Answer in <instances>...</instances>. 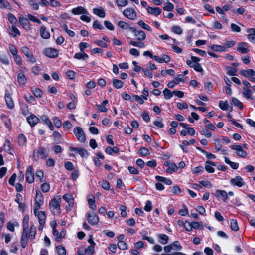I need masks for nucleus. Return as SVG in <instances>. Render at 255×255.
<instances>
[{"mask_svg": "<svg viewBox=\"0 0 255 255\" xmlns=\"http://www.w3.org/2000/svg\"><path fill=\"white\" fill-rule=\"evenodd\" d=\"M138 24L143 29L146 30L148 31H151V28L147 24L145 23L143 20H139L138 22Z\"/></svg>", "mask_w": 255, "mask_h": 255, "instance_id": "nucleus-50", "label": "nucleus"}, {"mask_svg": "<svg viewBox=\"0 0 255 255\" xmlns=\"http://www.w3.org/2000/svg\"><path fill=\"white\" fill-rule=\"evenodd\" d=\"M230 183L233 185L238 187H241L243 185L245 184L243 179L239 176H237L234 178L230 180Z\"/></svg>", "mask_w": 255, "mask_h": 255, "instance_id": "nucleus-12", "label": "nucleus"}, {"mask_svg": "<svg viewBox=\"0 0 255 255\" xmlns=\"http://www.w3.org/2000/svg\"><path fill=\"white\" fill-rule=\"evenodd\" d=\"M159 242L162 244H166L168 241V236L165 234H159L158 235Z\"/></svg>", "mask_w": 255, "mask_h": 255, "instance_id": "nucleus-42", "label": "nucleus"}, {"mask_svg": "<svg viewBox=\"0 0 255 255\" xmlns=\"http://www.w3.org/2000/svg\"><path fill=\"white\" fill-rule=\"evenodd\" d=\"M215 196L217 198L222 199L224 202H226L228 198V194L224 190H216L215 193Z\"/></svg>", "mask_w": 255, "mask_h": 255, "instance_id": "nucleus-18", "label": "nucleus"}, {"mask_svg": "<svg viewBox=\"0 0 255 255\" xmlns=\"http://www.w3.org/2000/svg\"><path fill=\"white\" fill-rule=\"evenodd\" d=\"M201 59L196 56H191L190 60H188L186 62L187 64L191 68L198 72L202 73L203 72V68L199 63Z\"/></svg>", "mask_w": 255, "mask_h": 255, "instance_id": "nucleus-2", "label": "nucleus"}, {"mask_svg": "<svg viewBox=\"0 0 255 255\" xmlns=\"http://www.w3.org/2000/svg\"><path fill=\"white\" fill-rule=\"evenodd\" d=\"M227 74L230 76H234L236 75L237 70L236 69L233 68L230 66L227 67Z\"/></svg>", "mask_w": 255, "mask_h": 255, "instance_id": "nucleus-60", "label": "nucleus"}, {"mask_svg": "<svg viewBox=\"0 0 255 255\" xmlns=\"http://www.w3.org/2000/svg\"><path fill=\"white\" fill-rule=\"evenodd\" d=\"M130 30L133 33L136 41L131 40L129 42V44L138 48H144L145 44L143 41L146 36L145 32L142 30H137L134 27L130 28Z\"/></svg>", "mask_w": 255, "mask_h": 255, "instance_id": "nucleus-1", "label": "nucleus"}, {"mask_svg": "<svg viewBox=\"0 0 255 255\" xmlns=\"http://www.w3.org/2000/svg\"><path fill=\"white\" fill-rule=\"evenodd\" d=\"M93 12L94 14L101 18H104L106 16L105 10L102 7L99 8H94L93 9Z\"/></svg>", "mask_w": 255, "mask_h": 255, "instance_id": "nucleus-26", "label": "nucleus"}, {"mask_svg": "<svg viewBox=\"0 0 255 255\" xmlns=\"http://www.w3.org/2000/svg\"><path fill=\"white\" fill-rule=\"evenodd\" d=\"M113 86L117 89L121 88L123 86L124 83L120 80L114 79L113 80Z\"/></svg>", "mask_w": 255, "mask_h": 255, "instance_id": "nucleus-46", "label": "nucleus"}, {"mask_svg": "<svg viewBox=\"0 0 255 255\" xmlns=\"http://www.w3.org/2000/svg\"><path fill=\"white\" fill-rule=\"evenodd\" d=\"M29 219V215L28 214L25 215L23 219V231L28 232Z\"/></svg>", "mask_w": 255, "mask_h": 255, "instance_id": "nucleus-30", "label": "nucleus"}, {"mask_svg": "<svg viewBox=\"0 0 255 255\" xmlns=\"http://www.w3.org/2000/svg\"><path fill=\"white\" fill-rule=\"evenodd\" d=\"M171 245L172 249L175 251H180L182 247L178 241L173 242Z\"/></svg>", "mask_w": 255, "mask_h": 255, "instance_id": "nucleus-43", "label": "nucleus"}, {"mask_svg": "<svg viewBox=\"0 0 255 255\" xmlns=\"http://www.w3.org/2000/svg\"><path fill=\"white\" fill-rule=\"evenodd\" d=\"M19 20L20 24L23 28L27 31L31 29V24L27 18L21 15L19 17Z\"/></svg>", "mask_w": 255, "mask_h": 255, "instance_id": "nucleus-16", "label": "nucleus"}, {"mask_svg": "<svg viewBox=\"0 0 255 255\" xmlns=\"http://www.w3.org/2000/svg\"><path fill=\"white\" fill-rule=\"evenodd\" d=\"M41 119L44 122V123L47 125V126H48L49 129L51 130H54V127L53 126V124L51 122V121H50V120L49 119V118L46 116V115H43L42 117H41Z\"/></svg>", "mask_w": 255, "mask_h": 255, "instance_id": "nucleus-32", "label": "nucleus"}, {"mask_svg": "<svg viewBox=\"0 0 255 255\" xmlns=\"http://www.w3.org/2000/svg\"><path fill=\"white\" fill-rule=\"evenodd\" d=\"M224 159L225 163L229 164L232 168L237 169L239 167V164L238 163L231 161L227 157H224Z\"/></svg>", "mask_w": 255, "mask_h": 255, "instance_id": "nucleus-39", "label": "nucleus"}, {"mask_svg": "<svg viewBox=\"0 0 255 255\" xmlns=\"http://www.w3.org/2000/svg\"><path fill=\"white\" fill-rule=\"evenodd\" d=\"M156 179L160 182L164 183L166 185H171L172 183V181L169 179H167L164 177L160 176H156L155 177Z\"/></svg>", "mask_w": 255, "mask_h": 255, "instance_id": "nucleus-36", "label": "nucleus"}, {"mask_svg": "<svg viewBox=\"0 0 255 255\" xmlns=\"http://www.w3.org/2000/svg\"><path fill=\"white\" fill-rule=\"evenodd\" d=\"M118 25L121 28L123 29H128L131 28V27H130L128 24L126 23V22H124L123 21H120L118 23Z\"/></svg>", "mask_w": 255, "mask_h": 255, "instance_id": "nucleus-52", "label": "nucleus"}, {"mask_svg": "<svg viewBox=\"0 0 255 255\" xmlns=\"http://www.w3.org/2000/svg\"><path fill=\"white\" fill-rule=\"evenodd\" d=\"M230 228L232 230L237 231L239 229L237 220L232 219L230 221Z\"/></svg>", "mask_w": 255, "mask_h": 255, "instance_id": "nucleus-40", "label": "nucleus"}, {"mask_svg": "<svg viewBox=\"0 0 255 255\" xmlns=\"http://www.w3.org/2000/svg\"><path fill=\"white\" fill-rule=\"evenodd\" d=\"M26 141V138L25 136L23 134H21L18 136V143L20 145H23Z\"/></svg>", "mask_w": 255, "mask_h": 255, "instance_id": "nucleus-64", "label": "nucleus"}, {"mask_svg": "<svg viewBox=\"0 0 255 255\" xmlns=\"http://www.w3.org/2000/svg\"><path fill=\"white\" fill-rule=\"evenodd\" d=\"M43 53L51 58L57 57L58 56V51L53 48H47L43 50Z\"/></svg>", "mask_w": 255, "mask_h": 255, "instance_id": "nucleus-9", "label": "nucleus"}, {"mask_svg": "<svg viewBox=\"0 0 255 255\" xmlns=\"http://www.w3.org/2000/svg\"><path fill=\"white\" fill-rule=\"evenodd\" d=\"M240 73L241 75L250 78V76H254L255 75V71L251 69L247 70H242L240 71Z\"/></svg>", "mask_w": 255, "mask_h": 255, "instance_id": "nucleus-24", "label": "nucleus"}, {"mask_svg": "<svg viewBox=\"0 0 255 255\" xmlns=\"http://www.w3.org/2000/svg\"><path fill=\"white\" fill-rule=\"evenodd\" d=\"M4 98L6 105L8 108L10 109H12L14 107V103L13 99L11 98L10 93L7 90H6L5 91Z\"/></svg>", "mask_w": 255, "mask_h": 255, "instance_id": "nucleus-13", "label": "nucleus"}, {"mask_svg": "<svg viewBox=\"0 0 255 255\" xmlns=\"http://www.w3.org/2000/svg\"><path fill=\"white\" fill-rule=\"evenodd\" d=\"M93 27L94 29H100V30L104 29V27L102 25V24L101 23V22L99 21H98L97 20H95L94 21L93 24Z\"/></svg>", "mask_w": 255, "mask_h": 255, "instance_id": "nucleus-59", "label": "nucleus"}, {"mask_svg": "<svg viewBox=\"0 0 255 255\" xmlns=\"http://www.w3.org/2000/svg\"><path fill=\"white\" fill-rule=\"evenodd\" d=\"M138 153L142 156H145L149 155L150 152L147 148L143 147L139 149Z\"/></svg>", "mask_w": 255, "mask_h": 255, "instance_id": "nucleus-54", "label": "nucleus"}, {"mask_svg": "<svg viewBox=\"0 0 255 255\" xmlns=\"http://www.w3.org/2000/svg\"><path fill=\"white\" fill-rule=\"evenodd\" d=\"M51 225L53 230V235L55 237V240L56 241V238L59 236V233L56 229V223H51Z\"/></svg>", "mask_w": 255, "mask_h": 255, "instance_id": "nucleus-53", "label": "nucleus"}, {"mask_svg": "<svg viewBox=\"0 0 255 255\" xmlns=\"http://www.w3.org/2000/svg\"><path fill=\"white\" fill-rule=\"evenodd\" d=\"M63 199L66 201L70 207L74 205V199L71 194H65L63 196Z\"/></svg>", "mask_w": 255, "mask_h": 255, "instance_id": "nucleus-23", "label": "nucleus"}, {"mask_svg": "<svg viewBox=\"0 0 255 255\" xmlns=\"http://www.w3.org/2000/svg\"><path fill=\"white\" fill-rule=\"evenodd\" d=\"M99 184L106 190H109L110 189V184L109 182L106 180H102L101 182H99Z\"/></svg>", "mask_w": 255, "mask_h": 255, "instance_id": "nucleus-48", "label": "nucleus"}, {"mask_svg": "<svg viewBox=\"0 0 255 255\" xmlns=\"http://www.w3.org/2000/svg\"><path fill=\"white\" fill-rule=\"evenodd\" d=\"M237 50L241 53H247L249 52L248 44L245 42H241L238 44Z\"/></svg>", "mask_w": 255, "mask_h": 255, "instance_id": "nucleus-19", "label": "nucleus"}, {"mask_svg": "<svg viewBox=\"0 0 255 255\" xmlns=\"http://www.w3.org/2000/svg\"><path fill=\"white\" fill-rule=\"evenodd\" d=\"M88 55L84 52H81L80 53H76L74 55V58L77 59H86L88 58Z\"/></svg>", "mask_w": 255, "mask_h": 255, "instance_id": "nucleus-38", "label": "nucleus"}, {"mask_svg": "<svg viewBox=\"0 0 255 255\" xmlns=\"http://www.w3.org/2000/svg\"><path fill=\"white\" fill-rule=\"evenodd\" d=\"M206 164H208L205 165V169L209 173H213L214 172V168L211 166H215V163L212 161H207Z\"/></svg>", "mask_w": 255, "mask_h": 255, "instance_id": "nucleus-33", "label": "nucleus"}, {"mask_svg": "<svg viewBox=\"0 0 255 255\" xmlns=\"http://www.w3.org/2000/svg\"><path fill=\"white\" fill-rule=\"evenodd\" d=\"M174 8V5L170 2H167L166 5H165L163 7V9L165 11H171L173 10Z\"/></svg>", "mask_w": 255, "mask_h": 255, "instance_id": "nucleus-61", "label": "nucleus"}, {"mask_svg": "<svg viewBox=\"0 0 255 255\" xmlns=\"http://www.w3.org/2000/svg\"><path fill=\"white\" fill-rule=\"evenodd\" d=\"M21 51L27 58V61L34 63L36 61V59L34 56L32 52L27 46H23L21 47Z\"/></svg>", "mask_w": 255, "mask_h": 255, "instance_id": "nucleus-4", "label": "nucleus"}, {"mask_svg": "<svg viewBox=\"0 0 255 255\" xmlns=\"http://www.w3.org/2000/svg\"><path fill=\"white\" fill-rule=\"evenodd\" d=\"M178 167L174 163H171L169 167L166 169V171L168 173H172L173 171H177Z\"/></svg>", "mask_w": 255, "mask_h": 255, "instance_id": "nucleus-44", "label": "nucleus"}, {"mask_svg": "<svg viewBox=\"0 0 255 255\" xmlns=\"http://www.w3.org/2000/svg\"><path fill=\"white\" fill-rule=\"evenodd\" d=\"M60 198H54L50 202V207L51 211L54 214L60 213Z\"/></svg>", "mask_w": 255, "mask_h": 255, "instance_id": "nucleus-3", "label": "nucleus"}, {"mask_svg": "<svg viewBox=\"0 0 255 255\" xmlns=\"http://www.w3.org/2000/svg\"><path fill=\"white\" fill-rule=\"evenodd\" d=\"M209 48L214 51L225 52L227 51L226 47L219 45H210Z\"/></svg>", "mask_w": 255, "mask_h": 255, "instance_id": "nucleus-28", "label": "nucleus"}, {"mask_svg": "<svg viewBox=\"0 0 255 255\" xmlns=\"http://www.w3.org/2000/svg\"><path fill=\"white\" fill-rule=\"evenodd\" d=\"M28 4L32 7V8L35 10H37L39 9V4L35 2L34 0H27Z\"/></svg>", "mask_w": 255, "mask_h": 255, "instance_id": "nucleus-58", "label": "nucleus"}, {"mask_svg": "<svg viewBox=\"0 0 255 255\" xmlns=\"http://www.w3.org/2000/svg\"><path fill=\"white\" fill-rule=\"evenodd\" d=\"M36 195L35 198V203L34 206V213L36 215V212L40 208L41 206L43 204L44 198L42 194L38 190L36 191Z\"/></svg>", "mask_w": 255, "mask_h": 255, "instance_id": "nucleus-5", "label": "nucleus"}, {"mask_svg": "<svg viewBox=\"0 0 255 255\" xmlns=\"http://www.w3.org/2000/svg\"><path fill=\"white\" fill-rule=\"evenodd\" d=\"M119 151V148L115 146L113 148L108 146L105 149V152L109 155L112 154V153L113 152L115 153H118Z\"/></svg>", "mask_w": 255, "mask_h": 255, "instance_id": "nucleus-45", "label": "nucleus"}, {"mask_svg": "<svg viewBox=\"0 0 255 255\" xmlns=\"http://www.w3.org/2000/svg\"><path fill=\"white\" fill-rule=\"evenodd\" d=\"M123 15L130 20H135L136 18V12L132 8H127L123 12Z\"/></svg>", "mask_w": 255, "mask_h": 255, "instance_id": "nucleus-7", "label": "nucleus"}, {"mask_svg": "<svg viewBox=\"0 0 255 255\" xmlns=\"http://www.w3.org/2000/svg\"><path fill=\"white\" fill-rule=\"evenodd\" d=\"M247 32L248 33V38L249 40L253 43H255V29H248Z\"/></svg>", "mask_w": 255, "mask_h": 255, "instance_id": "nucleus-25", "label": "nucleus"}, {"mask_svg": "<svg viewBox=\"0 0 255 255\" xmlns=\"http://www.w3.org/2000/svg\"><path fill=\"white\" fill-rule=\"evenodd\" d=\"M69 150L71 151L77 153L82 157H86L88 156V153L86 150L82 148H75L71 146L69 147Z\"/></svg>", "mask_w": 255, "mask_h": 255, "instance_id": "nucleus-15", "label": "nucleus"}, {"mask_svg": "<svg viewBox=\"0 0 255 255\" xmlns=\"http://www.w3.org/2000/svg\"><path fill=\"white\" fill-rule=\"evenodd\" d=\"M37 154L40 156V158L42 159H45L48 155V154L45 152L44 147H39L37 151Z\"/></svg>", "mask_w": 255, "mask_h": 255, "instance_id": "nucleus-34", "label": "nucleus"}, {"mask_svg": "<svg viewBox=\"0 0 255 255\" xmlns=\"http://www.w3.org/2000/svg\"><path fill=\"white\" fill-rule=\"evenodd\" d=\"M27 121L31 127H33L38 123L39 121V118L34 114H31L26 118Z\"/></svg>", "mask_w": 255, "mask_h": 255, "instance_id": "nucleus-17", "label": "nucleus"}, {"mask_svg": "<svg viewBox=\"0 0 255 255\" xmlns=\"http://www.w3.org/2000/svg\"><path fill=\"white\" fill-rule=\"evenodd\" d=\"M28 232L23 231L22 233L20 243H21V245L23 248H25L27 245Z\"/></svg>", "mask_w": 255, "mask_h": 255, "instance_id": "nucleus-22", "label": "nucleus"}, {"mask_svg": "<svg viewBox=\"0 0 255 255\" xmlns=\"http://www.w3.org/2000/svg\"><path fill=\"white\" fill-rule=\"evenodd\" d=\"M243 90L244 91L242 93L243 96L246 98L253 99L252 97V91L246 88H243Z\"/></svg>", "mask_w": 255, "mask_h": 255, "instance_id": "nucleus-41", "label": "nucleus"}, {"mask_svg": "<svg viewBox=\"0 0 255 255\" xmlns=\"http://www.w3.org/2000/svg\"><path fill=\"white\" fill-rule=\"evenodd\" d=\"M71 13L73 15L89 14L87 10L81 6L73 8Z\"/></svg>", "mask_w": 255, "mask_h": 255, "instance_id": "nucleus-14", "label": "nucleus"}, {"mask_svg": "<svg viewBox=\"0 0 255 255\" xmlns=\"http://www.w3.org/2000/svg\"><path fill=\"white\" fill-rule=\"evenodd\" d=\"M26 180L29 183H32L34 181V171L31 166H29L27 167L26 173Z\"/></svg>", "mask_w": 255, "mask_h": 255, "instance_id": "nucleus-11", "label": "nucleus"}, {"mask_svg": "<svg viewBox=\"0 0 255 255\" xmlns=\"http://www.w3.org/2000/svg\"><path fill=\"white\" fill-rule=\"evenodd\" d=\"M36 216H37L39 219V223L40 224V226H44L45 223L46 215L44 211H38L36 212Z\"/></svg>", "mask_w": 255, "mask_h": 255, "instance_id": "nucleus-21", "label": "nucleus"}, {"mask_svg": "<svg viewBox=\"0 0 255 255\" xmlns=\"http://www.w3.org/2000/svg\"><path fill=\"white\" fill-rule=\"evenodd\" d=\"M232 102L235 106L238 107L239 109H242L243 105L238 99L236 98L233 97L232 98Z\"/></svg>", "mask_w": 255, "mask_h": 255, "instance_id": "nucleus-49", "label": "nucleus"}, {"mask_svg": "<svg viewBox=\"0 0 255 255\" xmlns=\"http://www.w3.org/2000/svg\"><path fill=\"white\" fill-rule=\"evenodd\" d=\"M36 234V228L34 225H31L30 229V232L28 235V238L31 240H33L35 238Z\"/></svg>", "mask_w": 255, "mask_h": 255, "instance_id": "nucleus-35", "label": "nucleus"}, {"mask_svg": "<svg viewBox=\"0 0 255 255\" xmlns=\"http://www.w3.org/2000/svg\"><path fill=\"white\" fill-rule=\"evenodd\" d=\"M118 247L120 250H126L128 249V244L124 241L123 242H118L117 244Z\"/></svg>", "mask_w": 255, "mask_h": 255, "instance_id": "nucleus-62", "label": "nucleus"}, {"mask_svg": "<svg viewBox=\"0 0 255 255\" xmlns=\"http://www.w3.org/2000/svg\"><path fill=\"white\" fill-rule=\"evenodd\" d=\"M56 250L59 255H66V250L64 247L58 245L56 247Z\"/></svg>", "mask_w": 255, "mask_h": 255, "instance_id": "nucleus-51", "label": "nucleus"}, {"mask_svg": "<svg viewBox=\"0 0 255 255\" xmlns=\"http://www.w3.org/2000/svg\"><path fill=\"white\" fill-rule=\"evenodd\" d=\"M40 33L41 36L44 39H48L50 36L49 32L46 30V28L44 26L41 27Z\"/></svg>", "mask_w": 255, "mask_h": 255, "instance_id": "nucleus-31", "label": "nucleus"}, {"mask_svg": "<svg viewBox=\"0 0 255 255\" xmlns=\"http://www.w3.org/2000/svg\"><path fill=\"white\" fill-rule=\"evenodd\" d=\"M66 235V231L64 229H62V231L59 233V236L56 238V242H60L62 240L64 239Z\"/></svg>", "mask_w": 255, "mask_h": 255, "instance_id": "nucleus-56", "label": "nucleus"}, {"mask_svg": "<svg viewBox=\"0 0 255 255\" xmlns=\"http://www.w3.org/2000/svg\"><path fill=\"white\" fill-rule=\"evenodd\" d=\"M229 147L231 149L236 150L237 155L241 157H245L247 155V152L243 149L240 145H230Z\"/></svg>", "mask_w": 255, "mask_h": 255, "instance_id": "nucleus-8", "label": "nucleus"}, {"mask_svg": "<svg viewBox=\"0 0 255 255\" xmlns=\"http://www.w3.org/2000/svg\"><path fill=\"white\" fill-rule=\"evenodd\" d=\"M17 81L20 86H23L27 82V79L23 72H21L18 74Z\"/></svg>", "mask_w": 255, "mask_h": 255, "instance_id": "nucleus-27", "label": "nucleus"}, {"mask_svg": "<svg viewBox=\"0 0 255 255\" xmlns=\"http://www.w3.org/2000/svg\"><path fill=\"white\" fill-rule=\"evenodd\" d=\"M164 98L166 100L170 99L173 96V92L167 88H165L163 91Z\"/></svg>", "mask_w": 255, "mask_h": 255, "instance_id": "nucleus-47", "label": "nucleus"}, {"mask_svg": "<svg viewBox=\"0 0 255 255\" xmlns=\"http://www.w3.org/2000/svg\"><path fill=\"white\" fill-rule=\"evenodd\" d=\"M219 106L222 110H227L230 109L232 111V107H230L228 102L226 100L225 101H220L219 103Z\"/></svg>", "mask_w": 255, "mask_h": 255, "instance_id": "nucleus-29", "label": "nucleus"}, {"mask_svg": "<svg viewBox=\"0 0 255 255\" xmlns=\"http://www.w3.org/2000/svg\"><path fill=\"white\" fill-rule=\"evenodd\" d=\"M74 134L77 138V140L81 142L84 143L86 140V137L84 132L82 128L80 127H76L73 130Z\"/></svg>", "mask_w": 255, "mask_h": 255, "instance_id": "nucleus-6", "label": "nucleus"}, {"mask_svg": "<svg viewBox=\"0 0 255 255\" xmlns=\"http://www.w3.org/2000/svg\"><path fill=\"white\" fill-rule=\"evenodd\" d=\"M147 12L152 15L158 16L161 13V9L159 7H152L149 6H147Z\"/></svg>", "mask_w": 255, "mask_h": 255, "instance_id": "nucleus-20", "label": "nucleus"}, {"mask_svg": "<svg viewBox=\"0 0 255 255\" xmlns=\"http://www.w3.org/2000/svg\"><path fill=\"white\" fill-rule=\"evenodd\" d=\"M174 82L176 84H178L180 82H184L185 80V78L183 75L179 74L178 75L177 77L174 78Z\"/></svg>", "mask_w": 255, "mask_h": 255, "instance_id": "nucleus-57", "label": "nucleus"}, {"mask_svg": "<svg viewBox=\"0 0 255 255\" xmlns=\"http://www.w3.org/2000/svg\"><path fill=\"white\" fill-rule=\"evenodd\" d=\"M7 18L9 22L11 24H15L17 22V19L15 17V16L12 13H8L7 14Z\"/></svg>", "mask_w": 255, "mask_h": 255, "instance_id": "nucleus-55", "label": "nucleus"}, {"mask_svg": "<svg viewBox=\"0 0 255 255\" xmlns=\"http://www.w3.org/2000/svg\"><path fill=\"white\" fill-rule=\"evenodd\" d=\"M31 92L33 94V95L37 98H41L42 96L43 92L39 89L37 88L32 87L31 88Z\"/></svg>", "mask_w": 255, "mask_h": 255, "instance_id": "nucleus-37", "label": "nucleus"}, {"mask_svg": "<svg viewBox=\"0 0 255 255\" xmlns=\"http://www.w3.org/2000/svg\"><path fill=\"white\" fill-rule=\"evenodd\" d=\"M172 31L177 34H181L183 32V30L179 26H174L172 27Z\"/></svg>", "mask_w": 255, "mask_h": 255, "instance_id": "nucleus-63", "label": "nucleus"}, {"mask_svg": "<svg viewBox=\"0 0 255 255\" xmlns=\"http://www.w3.org/2000/svg\"><path fill=\"white\" fill-rule=\"evenodd\" d=\"M86 217L88 223L92 225H97L99 220L98 216L96 214L87 213Z\"/></svg>", "mask_w": 255, "mask_h": 255, "instance_id": "nucleus-10", "label": "nucleus"}]
</instances>
